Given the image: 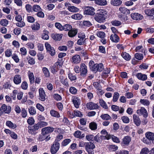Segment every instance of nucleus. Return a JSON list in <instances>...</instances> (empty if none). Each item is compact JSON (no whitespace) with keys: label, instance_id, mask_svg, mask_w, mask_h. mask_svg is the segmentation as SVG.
Returning <instances> with one entry per match:
<instances>
[{"label":"nucleus","instance_id":"a19ab883","mask_svg":"<svg viewBox=\"0 0 154 154\" xmlns=\"http://www.w3.org/2000/svg\"><path fill=\"white\" fill-rule=\"evenodd\" d=\"M89 128L92 130H95L97 128V125L94 122H92L89 124Z\"/></svg>","mask_w":154,"mask_h":154},{"label":"nucleus","instance_id":"680f3d73","mask_svg":"<svg viewBox=\"0 0 154 154\" xmlns=\"http://www.w3.org/2000/svg\"><path fill=\"white\" fill-rule=\"evenodd\" d=\"M32 10L34 11L37 12L41 10V8L39 5H35L32 7Z\"/></svg>","mask_w":154,"mask_h":154},{"label":"nucleus","instance_id":"58836bf2","mask_svg":"<svg viewBox=\"0 0 154 154\" xmlns=\"http://www.w3.org/2000/svg\"><path fill=\"white\" fill-rule=\"evenodd\" d=\"M72 29V26L69 24H66L63 26V30L69 31Z\"/></svg>","mask_w":154,"mask_h":154},{"label":"nucleus","instance_id":"8fccbe9b","mask_svg":"<svg viewBox=\"0 0 154 154\" xmlns=\"http://www.w3.org/2000/svg\"><path fill=\"white\" fill-rule=\"evenodd\" d=\"M94 136L92 134H88L86 136V139L89 141H94Z\"/></svg>","mask_w":154,"mask_h":154},{"label":"nucleus","instance_id":"de8ad7c7","mask_svg":"<svg viewBox=\"0 0 154 154\" xmlns=\"http://www.w3.org/2000/svg\"><path fill=\"white\" fill-rule=\"evenodd\" d=\"M39 128H41L43 127L47 126L48 125V123L45 122L41 121L39 122L37 124Z\"/></svg>","mask_w":154,"mask_h":154},{"label":"nucleus","instance_id":"f3484780","mask_svg":"<svg viewBox=\"0 0 154 154\" xmlns=\"http://www.w3.org/2000/svg\"><path fill=\"white\" fill-rule=\"evenodd\" d=\"M94 18L95 20L97 22L102 23L103 22V21L105 20L106 18L97 13L95 15Z\"/></svg>","mask_w":154,"mask_h":154},{"label":"nucleus","instance_id":"393cba45","mask_svg":"<svg viewBox=\"0 0 154 154\" xmlns=\"http://www.w3.org/2000/svg\"><path fill=\"white\" fill-rule=\"evenodd\" d=\"M104 137L103 135L99 136L97 135L94 137V141L98 143H100L103 140H104Z\"/></svg>","mask_w":154,"mask_h":154},{"label":"nucleus","instance_id":"ddd939ff","mask_svg":"<svg viewBox=\"0 0 154 154\" xmlns=\"http://www.w3.org/2000/svg\"><path fill=\"white\" fill-rule=\"evenodd\" d=\"M39 99L42 101H44L45 100V94L44 90L42 88H40L39 89Z\"/></svg>","mask_w":154,"mask_h":154},{"label":"nucleus","instance_id":"bf43d9fd","mask_svg":"<svg viewBox=\"0 0 154 154\" xmlns=\"http://www.w3.org/2000/svg\"><path fill=\"white\" fill-rule=\"evenodd\" d=\"M82 24L84 26L87 27H90L92 25L91 23L89 20L83 21Z\"/></svg>","mask_w":154,"mask_h":154},{"label":"nucleus","instance_id":"3c124183","mask_svg":"<svg viewBox=\"0 0 154 154\" xmlns=\"http://www.w3.org/2000/svg\"><path fill=\"white\" fill-rule=\"evenodd\" d=\"M32 30H38L40 28V25L38 23L34 24L31 26Z\"/></svg>","mask_w":154,"mask_h":154},{"label":"nucleus","instance_id":"864d4df0","mask_svg":"<svg viewBox=\"0 0 154 154\" xmlns=\"http://www.w3.org/2000/svg\"><path fill=\"white\" fill-rule=\"evenodd\" d=\"M8 23V21L6 19H2L0 21V24L4 26H7Z\"/></svg>","mask_w":154,"mask_h":154},{"label":"nucleus","instance_id":"a18cd8bd","mask_svg":"<svg viewBox=\"0 0 154 154\" xmlns=\"http://www.w3.org/2000/svg\"><path fill=\"white\" fill-rule=\"evenodd\" d=\"M27 59L28 60L29 64L31 65L34 64L35 63L34 59L30 56H28L27 57Z\"/></svg>","mask_w":154,"mask_h":154},{"label":"nucleus","instance_id":"2eb2a0df","mask_svg":"<svg viewBox=\"0 0 154 154\" xmlns=\"http://www.w3.org/2000/svg\"><path fill=\"white\" fill-rule=\"evenodd\" d=\"M13 82L16 85L20 84L21 82V76L18 74L15 75L14 77Z\"/></svg>","mask_w":154,"mask_h":154},{"label":"nucleus","instance_id":"5fc2aeb1","mask_svg":"<svg viewBox=\"0 0 154 154\" xmlns=\"http://www.w3.org/2000/svg\"><path fill=\"white\" fill-rule=\"evenodd\" d=\"M26 45L27 48L29 49V50L33 49L35 47L34 44L31 42H28L26 44Z\"/></svg>","mask_w":154,"mask_h":154},{"label":"nucleus","instance_id":"6e6552de","mask_svg":"<svg viewBox=\"0 0 154 154\" xmlns=\"http://www.w3.org/2000/svg\"><path fill=\"white\" fill-rule=\"evenodd\" d=\"M137 113L139 115H143L145 118L148 116V115L147 110L143 107H141L140 109L137 110Z\"/></svg>","mask_w":154,"mask_h":154},{"label":"nucleus","instance_id":"69168bd1","mask_svg":"<svg viewBox=\"0 0 154 154\" xmlns=\"http://www.w3.org/2000/svg\"><path fill=\"white\" fill-rule=\"evenodd\" d=\"M93 85L95 88L98 90H100L101 87L100 84L98 82H94L93 84Z\"/></svg>","mask_w":154,"mask_h":154},{"label":"nucleus","instance_id":"a878e982","mask_svg":"<svg viewBox=\"0 0 154 154\" xmlns=\"http://www.w3.org/2000/svg\"><path fill=\"white\" fill-rule=\"evenodd\" d=\"M50 114L51 116L57 118L60 117V113L54 109H52L50 111Z\"/></svg>","mask_w":154,"mask_h":154},{"label":"nucleus","instance_id":"4c0bfd02","mask_svg":"<svg viewBox=\"0 0 154 154\" xmlns=\"http://www.w3.org/2000/svg\"><path fill=\"white\" fill-rule=\"evenodd\" d=\"M28 74L30 82H33L34 80V76L33 72L29 71L28 72Z\"/></svg>","mask_w":154,"mask_h":154},{"label":"nucleus","instance_id":"20e7f679","mask_svg":"<svg viewBox=\"0 0 154 154\" xmlns=\"http://www.w3.org/2000/svg\"><path fill=\"white\" fill-rule=\"evenodd\" d=\"M45 46L47 52L50 54L51 56H54L55 54L54 48L51 47V45L48 42L45 43Z\"/></svg>","mask_w":154,"mask_h":154},{"label":"nucleus","instance_id":"aec40b11","mask_svg":"<svg viewBox=\"0 0 154 154\" xmlns=\"http://www.w3.org/2000/svg\"><path fill=\"white\" fill-rule=\"evenodd\" d=\"M110 40L113 42H118L119 41V38L118 36L116 34H112L110 37Z\"/></svg>","mask_w":154,"mask_h":154},{"label":"nucleus","instance_id":"c9c22d12","mask_svg":"<svg viewBox=\"0 0 154 154\" xmlns=\"http://www.w3.org/2000/svg\"><path fill=\"white\" fill-rule=\"evenodd\" d=\"M99 103L101 106L103 108L105 109H108V106L106 103L102 99H99Z\"/></svg>","mask_w":154,"mask_h":154},{"label":"nucleus","instance_id":"4d7b16f0","mask_svg":"<svg viewBox=\"0 0 154 154\" xmlns=\"http://www.w3.org/2000/svg\"><path fill=\"white\" fill-rule=\"evenodd\" d=\"M69 91L72 94H75L77 93V90L74 87H71L69 89Z\"/></svg>","mask_w":154,"mask_h":154},{"label":"nucleus","instance_id":"c85d7f7f","mask_svg":"<svg viewBox=\"0 0 154 154\" xmlns=\"http://www.w3.org/2000/svg\"><path fill=\"white\" fill-rule=\"evenodd\" d=\"M136 76L137 78L143 81L146 80L147 79V75L145 74H143L141 73H138Z\"/></svg>","mask_w":154,"mask_h":154},{"label":"nucleus","instance_id":"72a5a7b5","mask_svg":"<svg viewBox=\"0 0 154 154\" xmlns=\"http://www.w3.org/2000/svg\"><path fill=\"white\" fill-rule=\"evenodd\" d=\"M119 10L121 12L122 14H130L129 10L125 8L121 7L119 8Z\"/></svg>","mask_w":154,"mask_h":154},{"label":"nucleus","instance_id":"9b49d317","mask_svg":"<svg viewBox=\"0 0 154 154\" xmlns=\"http://www.w3.org/2000/svg\"><path fill=\"white\" fill-rule=\"evenodd\" d=\"M131 17L133 19L137 20H141L143 18V17L142 15L136 13L131 14Z\"/></svg>","mask_w":154,"mask_h":154},{"label":"nucleus","instance_id":"79ce46f5","mask_svg":"<svg viewBox=\"0 0 154 154\" xmlns=\"http://www.w3.org/2000/svg\"><path fill=\"white\" fill-rule=\"evenodd\" d=\"M82 17V15L79 14H75L71 16V18L75 20H80Z\"/></svg>","mask_w":154,"mask_h":154},{"label":"nucleus","instance_id":"5701e85b","mask_svg":"<svg viewBox=\"0 0 154 154\" xmlns=\"http://www.w3.org/2000/svg\"><path fill=\"white\" fill-rule=\"evenodd\" d=\"M101 134L104 135H103L104 137V140H109L111 138V136L106 131L105 129L102 130L101 131Z\"/></svg>","mask_w":154,"mask_h":154},{"label":"nucleus","instance_id":"37998d69","mask_svg":"<svg viewBox=\"0 0 154 154\" xmlns=\"http://www.w3.org/2000/svg\"><path fill=\"white\" fill-rule=\"evenodd\" d=\"M28 110L29 113L32 115H34L36 114V111L35 108L33 106H31L29 108Z\"/></svg>","mask_w":154,"mask_h":154},{"label":"nucleus","instance_id":"0eeeda50","mask_svg":"<svg viewBox=\"0 0 154 154\" xmlns=\"http://www.w3.org/2000/svg\"><path fill=\"white\" fill-rule=\"evenodd\" d=\"M28 132L32 135H35L36 134V131L39 128L37 124L32 126L28 127Z\"/></svg>","mask_w":154,"mask_h":154},{"label":"nucleus","instance_id":"052dcab7","mask_svg":"<svg viewBox=\"0 0 154 154\" xmlns=\"http://www.w3.org/2000/svg\"><path fill=\"white\" fill-rule=\"evenodd\" d=\"M55 27L60 31L63 30V26L59 23L56 22L55 24Z\"/></svg>","mask_w":154,"mask_h":154},{"label":"nucleus","instance_id":"6ab92c4d","mask_svg":"<svg viewBox=\"0 0 154 154\" xmlns=\"http://www.w3.org/2000/svg\"><path fill=\"white\" fill-rule=\"evenodd\" d=\"M63 34H53L52 35V38L56 41H60L62 38Z\"/></svg>","mask_w":154,"mask_h":154},{"label":"nucleus","instance_id":"f8f14e48","mask_svg":"<svg viewBox=\"0 0 154 154\" xmlns=\"http://www.w3.org/2000/svg\"><path fill=\"white\" fill-rule=\"evenodd\" d=\"M54 128L52 127H47L42 129V133L43 134H47L51 133L54 130Z\"/></svg>","mask_w":154,"mask_h":154},{"label":"nucleus","instance_id":"338daca9","mask_svg":"<svg viewBox=\"0 0 154 154\" xmlns=\"http://www.w3.org/2000/svg\"><path fill=\"white\" fill-rule=\"evenodd\" d=\"M149 152V150L148 148L145 147L143 148L140 152V154H147Z\"/></svg>","mask_w":154,"mask_h":154},{"label":"nucleus","instance_id":"6e6d98bb","mask_svg":"<svg viewBox=\"0 0 154 154\" xmlns=\"http://www.w3.org/2000/svg\"><path fill=\"white\" fill-rule=\"evenodd\" d=\"M97 35L101 38H104L105 37V33L103 32L99 31L97 32Z\"/></svg>","mask_w":154,"mask_h":154},{"label":"nucleus","instance_id":"f257e3e1","mask_svg":"<svg viewBox=\"0 0 154 154\" xmlns=\"http://www.w3.org/2000/svg\"><path fill=\"white\" fill-rule=\"evenodd\" d=\"M146 138L142 139L143 142L147 144H150L151 142L154 140V133L149 131L147 132L145 134Z\"/></svg>","mask_w":154,"mask_h":154},{"label":"nucleus","instance_id":"f03ea898","mask_svg":"<svg viewBox=\"0 0 154 154\" xmlns=\"http://www.w3.org/2000/svg\"><path fill=\"white\" fill-rule=\"evenodd\" d=\"M95 148L94 144L91 142L87 143L85 146V149L89 154H94L93 149Z\"/></svg>","mask_w":154,"mask_h":154},{"label":"nucleus","instance_id":"c756f323","mask_svg":"<svg viewBox=\"0 0 154 154\" xmlns=\"http://www.w3.org/2000/svg\"><path fill=\"white\" fill-rule=\"evenodd\" d=\"M72 102L75 106L76 108H78L80 104V100L77 98L75 97L73 99Z\"/></svg>","mask_w":154,"mask_h":154},{"label":"nucleus","instance_id":"a211bd4d","mask_svg":"<svg viewBox=\"0 0 154 154\" xmlns=\"http://www.w3.org/2000/svg\"><path fill=\"white\" fill-rule=\"evenodd\" d=\"M131 141V138L128 136H125L122 139L121 143L124 146L128 145Z\"/></svg>","mask_w":154,"mask_h":154},{"label":"nucleus","instance_id":"e433bc0d","mask_svg":"<svg viewBox=\"0 0 154 154\" xmlns=\"http://www.w3.org/2000/svg\"><path fill=\"white\" fill-rule=\"evenodd\" d=\"M12 50L11 48L7 49L5 51V56L7 57H11L12 55Z\"/></svg>","mask_w":154,"mask_h":154},{"label":"nucleus","instance_id":"cd10ccee","mask_svg":"<svg viewBox=\"0 0 154 154\" xmlns=\"http://www.w3.org/2000/svg\"><path fill=\"white\" fill-rule=\"evenodd\" d=\"M98 14L101 15V16H103V17L106 18L107 16V11L103 9H100L98 11Z\"/></svg>","mask_w":154,"mask_h":154},{"label":"nucleus","instance_id":"4be33fe9","mask_svg":"<svg viewBox=\"0 0 154 154\" xmlns=\"http://www.w3.org/2000/svg\"><path fill=\"white\" fill-rule=\"evenodd\" d=\"M78 30L76 29H73L69 31L68 32V35L70 37L75 36L77 33Z\"/></svg>","mask_w":154,"mask_h":154},{"label":"nucleus","instance_id":"603ef678","mask_svg":"<svg viewBox=\"0 0 154 154\" xmlns=\"http://www.w3.org/2000/svg\"><path fill=\"white\" fill-rule=\"evenodd\" d=\"M119 96V94L117 92H115L113 96L112 100L113 102H116L118 99Z\"/></svg>","mask_w":154,"mask_h":154},{"label":"nucleus","instance_id":"dca6fc26","mask_svg":"<svg viewBox=\"0 0 154 154\" xmlns=\"http://www.w3.org/2000/svg\"><path fill=\"white\" fill-rule=\"evenodd\" d=\"M94 67V68L93 69L92 71L95 72L97 71L101 72L103 69V66L102 63L95 64V66Z\"/></svg>","mask_w":154,"mask_h":154},{"label":"nucleus","instance_id":"39448f33","mask_svg":"<svg viewBox=\"0 0 154 154\" xmlns=\"http://www.w3.org/2000/svg\"><path fill=\"white\" fill-rule=\"evenodd\" d=\"M95 9L92 7H88L84 11V14L88 15H93L95 14Z\"/></svg>","mask_w":154,"mask_h":154},{"label":"nucleus","instance_id":"0e129e2a","mask_svg":"<svg viewBox=\"0 0 154 154\" xmlns=\"http://www.w3.org/2000/svg\"><path fill=\"white\" fill-rule=\"evenodd\" d=\"M82 133L79 130L75 131L74 134V136L76 138H80Z\"/></svg>","mask_w":154,"mask_h":154},{"label":"nucleus","instance_id":"9d476101","mask_svg":"<svg viewBox=\"0 0 154 154\" xmlns=\"http://www.w3.org/2000/svg\"><path fill=\"white\" fill-rule=\"evenodd\" d=\"M86 106L87 108L90 110L97 109L99 107L97 104L92 102L88 103L86 105Z\"/></svg>","mask_w":154,"mask_h":154},{"label":"nucleus","instance_id":"b1692460","mask_svg":"<svg viewBox=\"0 0 154 154\" xmlns=\"http://www.w3.org/2000/svg\"><path fill=\"white\" fill-rule=\"evenodd\" d=\"M6 125L7 126L12 129H15L17 127L16 124L13 123L10 121H7L6 122Z\"/></svg>","mask_w":154,"mask_h":154},{"label":"nucleus","instance_id":"7c9ffc66","mask_svg":"<svg viewBox=\"0 0 154 154\" xmlns=\"http://www.w3.org/2000/svg\"><path fill=\"white\" fill-rule=\"evenodd\" d=\"M121 56L125 60L128 61L131 59V56L129 54L124 52L122 53Z\"/></svg>","mask_w":154,"mask_h":154},{"label":"nucleus","instance_id":"f704fd0d","mask_svg":"<svg viewBox=\"0 0 154 154\" xmlns=\"http://www.w3.org/2000/svg\"><path fill=\"white\" fill-rule=\"evenodd\" d=\"M68 9L69 11L72 12H78L79 10V8L73 6H69Z\"/></svg>","mask_w":154,"mask_h":154},{"label":"nucleus","instance_id":"7ed1b4c3","mask_svg":"<svg viewBox=\"0 0 154 154\" xmlns=\"http://www.w3.org/2000/svg\"><path fill=\"white\" fill-rule=\"evenodd\" d=\"M60 146V143L58 142L54 141L51 148L50 152L51 153L55 154L59 150Z\"/></svg>","mask_w":154,"mask_h":154},{"label":"nucleus","instance_id":"c03bdc74","mask_svg":"<svg viewBox=\"0 0 154 154\" xmlns=\"http://www.w3.org/2000/svg\"><path fill=\"white\" fill-rule=\"evenodd\" d=\"M111 23L112 25L115 26H119L121 25V22L119 20H115L112 21Z\"/></svg>","mask_w":154,"mask_h":154},{"label":"nucleus","instance_id":"bb28decb","mask_svg":"<svg viewBox=\"0 0 154 154\" xmlns=\"http://www.w3.org/2000/svg\"><path fill=\"white\" fill-rule=\"evenodd\" d=\"M95 3L101 6H105L107 4V2L106 0H95Z\"/></svg>","mask_w":154,"mask_h":154},{"label":"nucleus","instance_id":"2f4dec72","mask_svg":"<svg viewBox=\"0 0 154 154\" xmlns=\"http://www.w3.org/2000/svg\"><path fill=\"white\" fill-rule=\"evenodd\" d=\"M122 2L120 0H111V4L115 6H119L121 4Z\"/></svg>","mask_w":154,"mask_h":154},{"label":"nucleus","instance_id":"1a4fd4ad","mask_svg":"<svg viewBox=\"0 0 154 154\" xmlns=\"http://www.w3.org/2000/svg\"><path fill=\"white\" fill-rule=\"evenodd\" d=\"M81 75L82 76H85L87 72V66L84 63H81L80 65Z\"/></svg>","mask_w":154,"mask_h":154},{"label":"nucleus","instance_id":"09e8293b","mask_svg":"<svg viewBox=\"0 0 154 154\" xmlns=\"http://www.w3.org/2000/svg\"><path fill=\"white\" fill-rule=\"evenodd\" d=\"M20 54L22 56H26L27 54V50L24 47L21 48L20 49Z\"/></svg>","mask_w":154,"mask_h":154},{"label":"nucleus","instance_id":"774afa93","mask_svg":"<svg viewBox=\"0 0 154 154\" xmlns=\"http://www.w3.org/2000/svg\"><path fill=\"white\" fill-rule=\"evenodd\" d=\"M12 57L16 63H17L19 62V57L16 54H13L12 56Z\"/></svg>","mask_w":154,"mask_h":154},{"label":"nucleus","instance_id":"e2e57ef3","mask_svg":"<svg viewBox=\"0 0 154 154\" xmlns=\"http://www.w3.org/2000/svg\"><path fill=\"white\" fill-rule=\"evenodd\" d=\"M140 102L141 103L144 105L148 106L149 104V101L147 100L141 99Z\"/></svg>","mask_w":154,"mask_h":154},{"label":"nucleus","instance_id":"ea45409f","mask_svg":"<svg viewBox=\"0 0 154 154\" xmlns=\"http://www.w3.org/2000/svg\"><path fill=\"white\" fill-rule=\"evenodd\" d=\"M100 117L102 119L104 120H109L111 119V116L107 114H102Z\"/></svg>","mask_w":154,"mask_h":154},{"label":"nucleus","instance_id":"49530a36","mask_svg":"<svg viewBox=\"0 0 154 154\" xmlns=\"http://www.w3.org/2000/svg\"><path fill=\"white\" fill-rule=\"evenodd\" d=\"M42 71L45 75L47 77L50 76V72L48 69L46 67H43Z\"/></svg>","mask_w":154,"mask_h":154},{"label":"nucleus","instance_id":"423d86ee","mask_svg":"<svg viewBox=\"0 0 154 154\" xmlns=\"http://www.w3.org/2000/svg\"><path fill=\"white\" fill-rule=\"evenodd\" d=\"M71 62L74 64H78L80 63L81 58L80 56L77 54L73 56L70 59Z\"/></svg>","mask_w":154,"mask_h":154},{"label":"nucleus","instance_id":"473e14b6","mask_svg":"<svg viewBox=\"0 0 154 154\" xmlns=\"http://www.w3.org/2000/svg\"><path fill=\"white\" fill-rule=\"evenodd\" d=\"M145 14L148 16H152L154 14V9H147L144 11Z\"/></svg>","mask_w":154,"mask_h":154},{"label":"nucleus","instance_id":"13d9d810","mask_svg":"<svg viewBox=\"0 0 154 154\" xmlns=\"http://www.w3.org/2000/svg\"><path fill=\"white\" fill-rule=\"evenodd\" d=\"M71 140L69 139H66L64 140L62 143V145L63 146L67 145L71 142Z\"/></svg>","mask_w":154,"mask_h":154},{"label":"nucleus","instance_id":"4468645a","mask_svg":"<svg viewBox=\"0 0 154 154\" xmlns=\"http://www.w3.org/2000/svg\"><path fill=\"white\" fill-rule=\"evenodd\" d=\"M11 107L10 106H7L5 104H3L1 108V110L5 113L9 114L11 111Z\"/></svg>","mask_w":154,"mask_h":154},{"label":"nucleus","instance_id":"412c9836","mask_svg":"<svg viewBox=\"0 0 154 154\" xmlns=\"http://www.w3.org/2000/svg\"><path fill=\"white\" fill-rule=\"evenodd\" d=\"M133 119L134 122L137 126H139L140 125L141 123V121L138 116L135 114L133 115Z\"/></svg>","mask_w":154,"mask_h":154}]
</instances>
